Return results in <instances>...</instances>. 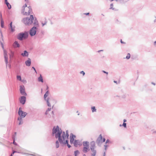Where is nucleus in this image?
I'll return each mask as SVG.
<instances>
[{"label": "nucleus", "instance_id": "f257e3e1", "mask_svg": "<svg viewBox=\"0 0 156 156\" xmlns=\"http://www.w3.org/2000/svg\"><path fill=\"white\" fill-rule=\"evenodd\" d=\"M55 135V138H58V140L60 143H62V139L64 138V136L66 135L64 131H62L61 129H60L58 126H57L55 127L54 126L52 129V136Z\"/></svg>", "mask_w": 156, "mask_h": 156}, {"label": "nucleus", "instance_id": "f03ea898", "mask_svg": "<svg viewBox=\"0 0 156 156\" xmlns=\"http://www.w3.org/2000/svg\"><path fill=\"white\" fill-rule=\"evenodd\" d=\"M34 20V17L33 15H30V17H27L24 18L22 20V22L26 25H30L33 23V21Z\"/></svg>", "mask_w": 156, "mask_h": 156}, {"label": "nucleus", "instance_id": "7ed1b4c3", "mask_svg": "<svg viewBox=\"0 0 156 156\" xmlns=\"http://www.w3.org/2000/svg\"><path fill=\"white\" fill-rule=\"evenodd\" d=\"M29 34L28 32L25 31L19 33L17 36V38L20 41H22L28 38Z\"/></svg>", "mask_w": 156, "mask_h": 156}, {"label": "nucleus", "instance_id": "20e7f679", "mask_svg": "<svg viewBox=\"0 0 156 156\" xmlns=\"http://www.w3.org/2000/svg\"><path fill=\"white\" fill-rule=\"evenodd\" d=\"M95 143L94 141H92L90 143V150L92 153H91V156H96L97 151L95 149L96 148Z\"/></svg>", "mask_w": 156, "mask_h": 156}, {"label": "nucleus", "instance_id": "39448f33", "mask_svg": "<svg viewBox=\"0 0 156 156\" xmlns=\"http://www.w3.org/2000/svg\"><path fill=\"white\" fill-rule=\"evenodd\" d=\"M49 90H47L44 95V100L46 101L48 106L50 107L51 106V105L49 101L50 98L49 97L47 98L49 95Z\"/></svg>", "mask_w": 156, "mask_h": 156}, {"label": "nucleus", "instance_id": "423d86ee", "mask_svg": "<svg viewBox=\"0 0 156 156\" xmlns=\"http://www.w3.org/2000/svg\"><path fill=\"white\" fill-rule=\"evenodd\" d=\"M37 29V27L34 26L30 29L29 34L31 37L34 36L36 34Z\"/></svg>", "mask_w": 156, "mask_h": 156}, {"label": "nucleus", "instance_id": "0eeeda50", "mask_svg": "<svg viewBox=\"0 0 156 156\" xmlns=\"http://www.w3.org/2000/svg\"><path fill=\"white\" fill-rule=\"evenodd\" d=\"M21 109V108L20 107L19 108L18 113L19 115L20 116L19 118H24L27 115V113L26 112H24Z\"/></svg>", "mask_w": 156, "mask_h": 156}, {"label": "nucleus", "instance_id": "6e6552de", "mask_svg": "<svg viewBox=\"0 0 156 156\" xmlns=\"http://www.w3.org/2000/svg\"><path fill=\"white\" fill-rule=\"evenodd\" d=\"M20 93L22 95L25 96L27 95V94L25 91L24 86L23 85L20 86Z\"/></svg>", "mask_w": 156, "mask_h": 156}, {"label": "nucleus", "instance_id": "1a4fd4ad", "mask_svg": "<svg viewBox=\"0 0 156 156\" xmlns=\"http://www.w3.org/2000/svg\"><path fill=\"white\" fill-rule=\"evenodd\" d=\"M102 136L101 134H100L96 141V142L98 145L99 146L101 145L102 143Z\"/></svg>", "mask_w": 156, "mask_h": 156}, {"label": "nucleus", "instance_id": "9d476101", "mask_svg": "<svg viewBox=\"0 0 156 156\" xmlns=\"http://www.w3.org/2000/svg\"><path fill=\"white\" fill-rule=\"evenodd\" d=\"M9 29L12 32H14L15 30V25H12V22H11L9 25Z\"/></svg>", "mask_w": 156, "mask_h": 156}, {"label": "nucleus", "instance_id": "9b49d317", "mask_svg": "<svg viewBox=\"0 0 156 156\" xmlns=\"http://www.w3.org/2000/svg\"><path fill=\"white\" fill-rule=\"evenodd\" d=\"M4 57L5 58V62L6 66H7V64L8 63V56L7 52L5 50L4 51Z\"/></svg>", "mask_w": 156, "mask_h": 156}, {"label": "nucleus", "instance_id": "f8f14e48", "mask_svg": "<svg viewBox=\"0 0 156 156\" xmlns=\"http://www.w3.org/2000/svg\"><path fill=\"white\" fill-rule=\"evenodd\" d=\"M26 98L25 96H21L20 99V102L23 105L26 102Z\"/></svg>", "mask_w": 156, "mask_h": 156}, {"label": "nucleus", "instance_id": "ddd939ff", "mask_svg": "<svg viewBox=\"0 0 156 156\" xmlns=\"http://www.w3.org/2000/svg\"><path fill=\"white\" fill-rule=\"evenodd\" d=\"M76 137V136L74 135L73 133H71L70 134V143L72 144L73 143V141L75 140L74 138Z\"/></svg>", "mask_w": 156, "mask_h": 156}, {"label": "nucleus", "instance_id": "4468645a", "mask_svg": "<svg viewBox=\"0 0 156 156\" xmlns=\"http://www.w3.org/2000/svg\"><path fill=\"white\" fill-rule=\"evenodd\" d=\"M21 55L23 57H27L28 56L29 53L26 50L23 51V52L21 54Z\"/></svg>", "mask_w": 156, "mask_h": 156}, {"label": "nucleus", "instance_id": "2eb2a0df", "mask_svg": "<svg viewBox=\"0 0 156 156\" xmlns=\"http://www.w3.org/2000/svg\"><path fill=\"white\" fill-rule=\"evenodd\" d=\"M13 47L15 48H19L20 47V44L18 43V41H15L13 44Z\"/></svg>", "mask_w": 156, "mask_h": 156}, {"label": "nucleus", "instance_id": "dca6fc26", "mask_svg": "<svg viewBox=\"0 0 156 156\" xmlns=\"http://www.w3.org/2000/svg\"><path fill=\"white\" fill-rule=\"evenodd\" d=\"M25 64L26 66H30L31 64V59L28 58L27 60L25 62Z\"/></svg>", "mask_w": 156, "mask_h": 156}, {"label": "nucleus", "instance_id": "f3484780", "mask_svg": "<svg viewBox=\"0 0 156 156\" xmlns=\"http://www.w3.org/2000/svg\"><path fill=\"white\" fill-rule=\"evenodd\" d=\"M69 134L68 130H67L66 132V135L64 136V138H62V139L63 140H65L66 139H66L68 140L69 139Z\"/></svg>", "mask_w": 156, "mask_h": 156}, {"label": "nucleus", "instance_id": "a211bd4d", "mask_svg": "<svg viewBox=\"0 0 156 156\" xmlns=\"http://www.w3.org/2000/svg\"><path fill=\"white\" fill-rule=\"evenodd\" d=\"M83 145L84 147H89V143L87 141H83Z\"/></svg>", "mask_w": 156, "mask_h": 156}, {"label": "nucleus", "instance_id": "6ab92c4d", "mask_svg": "<svg viewBox=\"0 0 156 156\" xmlns=\"http://www.w3.org/2000/svg\"><path fill=\"white\" fill-rule=\"evenodd\" d=\"M5 3L6 4L9 9H10L11 8V6L10 4L8 2L7 0H5Z\"/></svg>", "mask_w": 156, "mask_h": 156}, {"label": "nucleus", "instance_id": "aec40b11", "mask_svg": "<svg viewBox=\"0 0 156 156\" xmlns=\"http://www.w3.org/2000/svg\"><path fill=\"white\" fill-rule=\"evenodd\" d=\"M89 147H84L83 149V151L84 153H87L88 151L90 150Z\"/></svg>", "mask_w": 156, "mask_h": 156}, {"label": "nucleus", "instance_id": "412c9836", "mask_svg": "<svg viewBox=\"0 0 156 156\" xmlns=\"http://www.w3.org/2000/svg\"><path fill=\"white\" fill-rule=\"evenodd\" d=\"M34 22L33 23V24L34 25V27L35 26H36V27H38V21L37 20L36 18H35V19H34Z\"/></svg>", "mask_w": 156, "mask_h": 156}, {"label": "nucleus", "instance_id": "4be33fe9", "mask_svg": "<svg viewBox=\"0 0 156 156\" xmlns=\"http://www.w3.org/2000/svg\"><path fill=\"white\" fill-rule=\"evenodd\" d=\"M80 142L78 140H75L74 141L73 143L74 144V145L75 147H77L78 144H78L80 143Z\"/></svg>", "mask_w": 156, "mask_h": 156}, {"label": "nucleus", "instance_id": "5701e85b", "mask_svg": "<svg viewBox=\"0 0 156 156\" xmlns=\"http://www.w3.org/2000/svg\"><path fill=\"white\" fill-rule=\"evenodd\" d=\"M38 80L39 82H41V83L44 82L42 76L41 74H40V76L38 78Z\"/></svg>", "mask_w": 156, "mask_h": 156}, {"label": "nucleus", "instance_id": "b1692460", "mask_svg": "<svg viewBox=\"0 0 156 156\" xmlns=\"http://www.w3.org/2000/svg\"><path fill=\"white\" fill-rule=\"evenodd\" d=\"M62 141L63 143H60V144H69V140L67 139H66V140H63L62 139Z\"/></svg>", "mask_w": 156, "mask_h": 156}, {"label": "nucleus", "instance_id": "393cba45", "mask_svg": "<svg viewBox=\"0 0 156 156\" xmlns=\"http://www.w3.org/2000/svg\"><path fill=\"white\" fill-rule=\"evenodd\" d=\"M22 118H18L17 119L19 121V125H21L23 123Z\"/></svg>", "mask_w": 156, "mask_h": 156}, {"label": "nucleus", "instance_id": "a878e982", "mask_svg": "<svg viewBox=\"0 0 156 156\" xmlns=\"http://www.w3.org/2000/svg\"><path fill=\"white\" fill-rule=\"evenodd\" d=\"M4 21L3 20H1V27L2 28H4Z\"/></svg>", "mask_w": 156, "mask_h": 156}, {"label": "nucleus", "instance_id": "bb28decb", "mask_svg": "<svg viewBox=\"0 0 156 156\" xmlns=\"http://www.w3.org/2000/svg\"><path fill=\"white\" fill-rule=\"evenodd\" d=\"M91 109L92 110V111L93 112H95L96 111V109L95 108V107H94V106L92 107L91 108Z\"/></svg>", "mask_w": 156, "mask_h": 156}, {"label": "nucleus", "instance_id": "cd10ccee", "mask_svg": "<svg viewBox=\"0 0 156 156\" xmlns=\"http://www.w3.org/2000/svg\"><path fill=\"white\" fill-rule=\"evenodd\" d=\"M16 78L18 80H19L21 82H23V81L21 79V76H20L17 75L16 76Z\"/></svg>", "mask_w": 156, "mask_h": 156}, {"label": "nucleus", "instance_id": "c85d7f7f", "mask_svg": "<svg viewBox=\"0 0 156 156\" xmlns=\"http://www.w3.org/2000/svg\"><path fill=\"white\" fill-rule=\"evenodd\" d=\"M28 7L29 9V10L28 11V12H29L30 13H31V12L32 11L31 7L30 6H29Z\"/></svg>", "mask_w": 156, "mask_h": 156}, {"label": "nucleus", "instance_id": "c756f323", "mask_svg": "<svg viewBox=\"0 0 156 156\" xmlns=\"http://www.w3.org/2000/svg\"><path fill=\"white\" fill-rule=\"evenodd\" d=\"M59 142L58 140H57L55 142L56 147V148H58L59 147Z\"/></svg>", "mask_w": 156, "mask_h": 156}, {"label": "nucleus", "instance_id": "7c9ffc66", "mask_svg": "<svg viewBox=\"0 0 156 156\" xmlns=\"http://www.w3.org/2000/svg\"><path fill=\"white\" fill-rule=\"evenodd\" d=\"M79 154L80 152L78 150H76L74 152V155L75 156H77V154Z\"/></svg>", "mask_w": 156, "mask_h": 156}, {"label": "nucleus", "instance_id": "2f4dec72", "mask_svg": "<svg viewBox=\"0 0 156 156\" xmlns=\"http://www.w3.org/2000/svg\"><path fill=\"white\" fill-rule=\"evenodd\" d=\"M20 153V152H17V151H14L13 150L12 151V153H11V154H10V156H13V154L15 153Z\"/></svg>", "mask_w": 156, "mask_h": 156}, {"label": "nucleus", "instance_id": "473e14b6", "mask_svg": "<svg viewBox=\"0 0 156 156\" xmlns=\"http://www.w3.org/2000/svg\"><path fill=\"white\" fill-rule=\"evenodd\" d=\"M12 139L13 140V144L14 145H17V144L15 142V138H14V136H13V138H12Z\"/></svg>", "mask_w": 156, "mask_h": 156}, {"label": "nucleus", "instance_id": "72a5a7b5", "mask_svg": "<svg viewBox=\"0 0 156 156\" xmlns=\"http://www.w3.org/2000/svg\"><path fill=\"white\" fill-rule=\"evenodd\" d=\"M130 58V54L128 53L127 54V55L126 56V58L127 59H129Z\"/></svg>", "mask_w": 156, "mask_h": 156}, {"label": "nucleus", "instance_id": "f704fd0d", "mask_svg": "<svg viewBox=\"0 0 156 156\" xmlns=\"http://www.w3.org/2000/svg\"><path fill=\"white\" fill-rule=\"evenodd\" d=\"M110 143L111 144L112 143V142L111 141H110L108 139L106 140V141L105 142V144H107V143Z\"/></svg>", "mask_w": 156, "mask_h": 156}, {"label": "nucleus", "instance_id": "c9c22d12", "mask_svg": "<svg viewBox=\"0 0 156 156\" xmlns=\"http://www.w3.org/2000/svg\"><path fill=\"white\" fill-rule=\"evenodd\" d=\"M104 146L105 147V151H106L107 149V147H109V145H108L105 144L104 145Z\"/></svg>", "mask_w": 156, "mask_h": 156}, {"label": "nucleus", "instance_id": "e433bc0d", "mask_svg": "<svg viewBox=\"0 0 156 156\" xmlns=\"http://www.w3.org/2000/svg\"><path fill=\"white\" fill-rule=\"evenodd\" d=\"M30 14V13L29 12H24V13H23L24 15H26V16L29 15Z\"/></svg>", "mask_w": 156, "mask_h": 156}, {"label": "nucleus", "instance_id": "4c0bfd02", "mask_svg": "<svg viewBox=\"0 0 156 156\" xmlns=\"http://www.w3.org/2000/svg\"><path fill=\"white\" fill-rule=\"evenodd\" d=\"M110 9H112V10H115V11H117L118 10L117 9H115V8H113V7H111L110 8Z\"/></svg>", "mask_w": 156, "mask_h": 156}, {"label": "nucleus", "instance_id": "58836bf2", "mask_svg": "<svg viewBox=\"0 0 156 156\" xmlns=\"http://www.w3.org/2000/svg\"><path fill=\"white\" fill-rule=\"evenodd\" d=\"M122 126H123L125 128H126V123L123 122V124L122 125Z\"/></svg>", "mask_w": 156, "mask_h": 156}, {"label": "nucleus", "instance_id": "ea45409f", "mask_svg": "<svg viewBox=\"0 0 156 156\" xmlns=\"http://www.w3.org/2000/svg\"><path fill=\"white\" fill-rule=\"evenodd\" d=\"M16 132H15L14 133V135H12V138H13V136H14V138H15L16 137Z\"/></svg>", "mask_w": 156, "mask_h": 156}, {"label": "nucleus", "instance_id": "a19ab883", "mask_svg": "<svg viewBox=\"0 0 156 156\" xmlns=\"http://www.w3.org/2000/svg\"><path fill=\"white\" fill-rule=\"evenodd\" d=\"M32 68L34 70V71H35V72L37 74V72L36 71V70L35 69V68L34 67H32Z\"/></svg>", "mask_w": 156, "mask_h": 156}, {"label": "nucleus", "instance_id": "79ce46f5", "mask_svg": "<svg viewBox=\"0 0 156 156\" xmlns=\"http://www.w3.org/2000/svg\"><path fill=\"white\" fill-rule=\"evenodd\" d=\"M80 73L81 74H83V76L84 75H85V72H84L83 71H81V72H80Z\"/></svg>", "mask_w": 156, "mask_h": 156}, {"label": "nucleus", "instance_id": "37998d69", "mask_svg": "<svg viewBox=\"0 0 156 156\" xmlns=\"http://www.w3.org/2000/svg\"><path fill=\"white\" fill-rule=\"evenodd\" d=\"M47 23V21H45L44 23H42V26H44V25H46Z\"/></svg>", "mask_w": 156, "mask_h": 156}, {"label": "nucleus", "instance_id": "c03bdc74", "mask_svg": "<svg viewBox=\"0 0 156 156\" xmlns=\"http://www.w3.org/2000/svg\"><path fill=\"white\" fill-rule=\"evenodd\" d=\"M0 33H1V36L2 37V39L3 40L2 37H3V34H2V30H0Z\"/></svg>", "mask_w": 156, "mask_h": 156}, {"label": "nucleus", "instance_id": "a18cd8bd", "mask_svg": "<svg viewBox=\"0 0 156 156\" xmlns=\"http://www.w3.org/2000/svg\"><path fill=\"white\" fill-rule=\"evenodd\" d=\"M102 72H103V73H106L107 74V75H108V72L104 71V70H102Z\"/></svg>", "mask_w": 156, "mask_h": 156}, {"label": "nucleus", "instance_id": "49530a36", "mask_svg": "<svg viewBox=\"0 0 156 156\" xmlns=\"http://www.w3.org/2000/svg\"><path fill=\"white\" fill-rule=\"evenodd\" d=\"M25 11V8H22V13H24Z\"/></svg>", "mask_w": 156, "mask_h": 156}, {"label": "nucleus", "instance_id": "de8ad7c7", "mask_svg": "<svg viewBox=\"0 0 156 156\" xmlns=\"http://www.w3.org/2000/svg\"><path fill=\"white\" fill-rule=\"evenodd\" d=\"M27 7V4H25L23 6L22 8H25Z\"/></svg>", "mask_w": 156, "mask_h": 156}, {"label": "nucleus", "instance_id": "09e8293b", "mask_svg": "<svg viewBox=\"0 0 156 156\" xmlns=\"http://www.w3.org/2000/svg\"><path fill=\"white\" fill-rule=\"evenodd\" d=\"M83 14L85 15H87V16H88V15H89L90 13L89 12L86 13H84Z\"/></svg>", "mask_w": 156, "mask_h": 156}, {"label": "nucleus", "instance_id": "8fccbe9b", "mask_svg": "<svg viewBox=\"0 0 156 156\" xmlns=\"http://www.w3.org/2000/svg\"><path fill=\"white\" fill-rule=\"evenodd\" d=\"M105 140H106L105 139V138H102V143L105 142Z\"/></svg>", "mask_w": 156, "mask_h": 156}, {"label": "nucleus", "instance_id": "3c124183", "mask_svg": "<svg viewBox=\"0 0 156 156\" xmlns=\"http://www.w3.org/2000/svg\"><path fill=\"white\" fill-rule=\"evenodd\" d=\"M51 108H48L46 110V111L48 112L49 111L51 110Z\"/></svg>", "mask_w": 156, "mask_h": 156}, {"label": "nucleus", "instance_id": "603ef678", "mask_svg": "<svg viewBox=\"0 0 156 156\" xmlns=\"http://www.w3.org/2000/svg\"><path fill=\"white\" fill-rule=\"evenodd\" d=\"M67 146L69 148H70V147H71V145H70L69 144H67Z\"/></svg>", "mask_w": 156, "mask_h": 156}, {"label": "nucleus", "instance_id": "864d4df0", "mask_svg": "<svg viewBox=\"0 0 156 156\" xmlns=\"http://www.w3.org/2000/svg\"><path fill=\"white\" fill-rule=\"evenodd\" d=\"M1 44L2 48H4V45L3 43L1 41Z\"/></svg>", "mask_w": 156, "mask_h": 156}, {"label": "nucleus", "instance_id": "5fc2aeb1", "mask_svg": "<svg viewBox=\"0 0 156 156\" xmlns=\"http://www.w3.org/2000/svg\"><path fill=\"white\" fill-rule=\"evenodd\" d=\"M120 42H121V43H122V44H125V43L123 41H122V40H121Z\"/></svg>", "mask_w": 156, "mask_h": 156}, {"label": "nucleus", "instance_id": "6e6d98bb", "mask_svg": "<svg viewBox=\"0 0 156 156\" xmlns=\"http://www.w3.org/2000/svg\"><path fill=\"white\" fill-rule=\"evenodd\" d=\"M103 156H106V151H105L103 154Z\"/></svg>", "mask_w": 156, "mask_h": 156}, {"label": "nucleus", "instance_id": "4d7b16f0", "mask_svg": "<svg viewBox=\"0 0 156 156\" xmlns=\"http://www.w3.org/2000/svg\"><path fill=\"white\" fill-rule=\"evenodd\" d=\"M0 19H1V20L2 19V20H3L2 18V15L1 13V15H0Z\"/></svg>", "mask_w": 156, "mask_h": 156}, {"label": "nucleus", "instance_id": "13d9d810", "mask_svg": "<svg viewBox=\"0 0 156 156\" xmlns=\"http://www.w3.org/2000/svg\"><path fill=\"white\" fill-rule=\"evenodd\" d=\"M48 88H49L48 87V86L47 85V88H46V90H48Z\"/></svg>", "mask_w": 156, "mask_h": 156}, {"label": "nucleus", "instance_id": "bf43d9fd", "mask_svg": "<svg viewBox=\"0 0 156 156\" xmlns=\"http://www.w3.org/2000/svg\"><path fill=\"white\" fill-rule=\"evenodd\" d=\"M113 6V4H112V3L110 5V7H112Z\"/></svg>", "mask_w": 156, "mask_h": 156}, {"label": "nucleus", "instance_id": "052dcab7", "mask_svg": "<svg viewBox=\"0 0 156 156\" xmlns=\"http://www.w3.org/2000/svg\"><path fill=\"white\" fill-rule=\"evenodd\" d=\"M153 133L155 134H156V131H154L153 132Z\"/></svg>", "mask_w": 156, "mask_h": 156}, {"label": "nucleus", "instance_id": "680f3d73", "mask_svg": "<svg viewBox=\"0 0 156 156\" xmlns=\"http://www.w3.org/2000/svg\"><path fill=\"white\" fill-rule=\"evenodd\" d=\"M48 111H46V112H45V115H47V114H48Z\"/></svg>", "mask_w": 156, "mask_h": 156}, {"label": "nucleus", "instance_id": "e2e57ef3", "mask_svg": "<svg viewBox=\"0 0 156 156\" xmlns=\"http://www.w3.org/2000/svg\"><path fill=\"white\" fill-rule=\"evenodd\" d=\"M154 45L156 46V41L154 42Z\"/></svg>", "mask_w": 156, "mask_h": 156}, {"label": "nucleus", "instance_id": "0e129e2a", "mask_svg": "<svg viewBox=\"0 0 156 156\" xmlns=\"http://www.w3.org/2000/svg\"><path fill=\"white\" fill-rule=\"evenodd\" d=\"M151 84H153V85H155V83H154V82H152L151 83Z\"/></svg>", "mask_w": 156, "mask_h": 156}, {"label": "nucleus", "instance_id": "69168bd1", "mask_svg": "<svg viewBox=\"0 0 156 156\" xmlns=\"http://www.w3.org/2000/svg\"><path fill=\"white\" fill-rule=\"evenodd\" d=\"M126 121V119H124L123 120V122L125 123Z\"/></svg>", "mask_w": 156, "mask_h": 156}, {"label": "nucleus", "instance_id": "338daca9", "mask_svg": "<svg viewBox=\"0 0 156 156\" xmlns=\"http://www.w3.org/2000/svg\"><path fill=\"white\" fill-rule=\"evenodd\" d=\"M52 114L54 115V112L53 111H52L51 112Z\"/></svg>", "mask_w": 156, "mask_h": 156}, {"label": "nucleus", "instance_id": "774afa93", "mask_svg": "<svg viewBox=\"0 0 156 156\" xmlns=\"http://www.w3.org/2000/svg\"><path fill=\"white\" fill-rule=\"evenodd\" d=\"M114 82L115 83H117V81H116L114 80Z\"/></svg>", "mask_w": 156, "mask_h": 156}]
</instances>
